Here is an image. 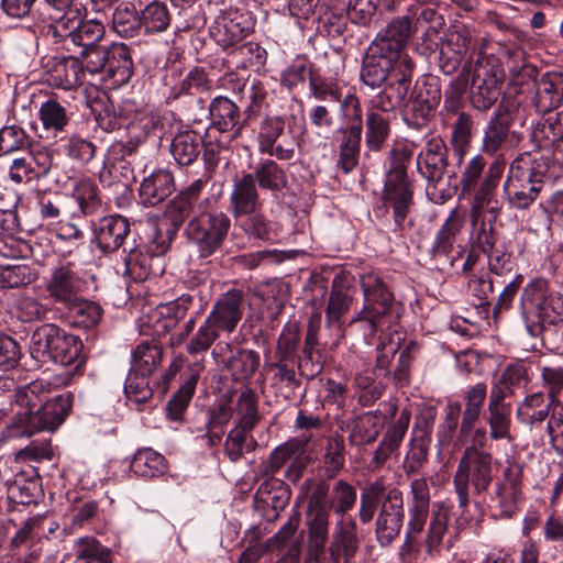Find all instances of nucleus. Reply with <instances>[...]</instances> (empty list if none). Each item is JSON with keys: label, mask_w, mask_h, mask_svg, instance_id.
Instances as JSON below:
<instances>
[{"label": "nucleus", "mask_w": 563, "mask_h": 563, "mask_svg": "<svg viewBox=\"0 0 563 563\" xmlns=\"http://www.w3.org/2000/svg\"><path fill=\"white\" fill-rule=\"evenodd\" d=\"M44 389L41 380L18 389L15 402L22 410L1 429L0 445L14 439L31 438L42 431H55L65 421L73 406V395L60 394L38 406Z\"/></svg>", "instance_id": "f257e3e1"}, {"label": "nucleus", "mask_w": 563, "mask_h": 563, "mask_svg": "<svg viewBox=\"0 0 563 563\" xmlns=\"http://www.w3.org/2000/svg\"><path fill=\"white\" fill-rule=\"evenodd\" d=\"M244 313V292L240 289H231L222 294L214 302L205 322L187 345V352L191 355L209 350L219 338L220 332L232 333L235 331Z\"/></svg>", "instance_id": "f03ea898"}, {"label": "nucleus", "mask_w": 563, "mask_h": 563, "mask_svg": "<svg viewBox=\"0 0 563 563\" xmlns=\"http://www.w3.org/2000/svg\"><path fill=\"white\" fill-rule=\"evenodd\" d=\"M361 288L364 299L363 307L349 324L364 322L372 335L390 329L398 320L399 313L394 294L384 279L375 273L364 274L361 277Z\"/></svg>", "instance_id": "7ed1b4c3"}, {"label": "nucleus", "mask_w": 563, "mask_h": 563, "mask_svg": "<svg viewBox=\"0 0 563 563\" xmlns=\"http://www.w3.org/2000/svg\"><path fill=\"white\" fill-rule=\"evenodd\" d=\"M548 173L543 157L529 153L519 155L510 165L504 191L510 205L517 209L530 207L539 197Z\"/></svg>", "instance_id": "20e7f679"}, {"label": "nucleus", "mask_w": 563, "mask_h": 563, "mask_svg": "<svg viewBox=\"0 0 563 563\" xmlns=\"http://www.w3.org/2000/svg\"><path fill=\"white\" fill-rule=\"evenodd\" d=\"M417 170L427 180V196L434 203H444L453 196L456 185L451 184L448 169V147L440 136L426 141L416 158Z\"/></svg>", "instance_id": "39448f33"}, {"label": "nucleus", "mask_w": 563, "mask_h": 563, "mask_svg": "<svg viewBox=\"0 0 563 563\" xmlns=\"http://www.w3.org/2000/svg\"><path fill=\"white\" fill-rule=\"evenodd\" d=\"M492 453L477 455H461L456 471L453 475L454 493L459 507L466 510L470 505L471 489L474 495L485 494L495 477Z\"/></svg>", "instance_id": "423d86ee"}, {"label": "nucleus", "mask_w": 563, "mask_h": 563, "mask_svg": "<svg viewBox=\"0 0 563 563\" xmlns=\"http://www.w3.org/2000/svg\"><path fill=\"white\" fill-rule=\"evenodd\" d=\"M463 73L472 74L471 102L474 109L487 111L500 95L504 71L494 57L478 56L475 63L466 62Z\"/></svg>", "instance_id": "0eeeda50"}, {"label": "nucleus", "mask_w": 563, "mask_h": 563, "mask_svg": "<svg viewBox=\"0 0 563 563\" xmlns=\"http://www.w3.org/2000/svg\"><path fill=\"white\" fill-rule=\"evenodd\" d=\"M231 228L230 218L222 211H201L186 227L188 240L196 246L199 257L216 254L223 245Z\"/></svg>", "instance_id": "6e6552de"}, {"label": "nucleus", "mask_w": 563, "mask_h": 563, "mask_svg": "<svg viewBox=\"0 0 563 563\" xmlns=\"http://www.w3.org/2000/svg\"><path fill=\"white\" fill-rule=\"evenodd\" d=\"M523 500V465L507 462L489 493L487 507L495 518L509 519Z\"/></svg>", "instance_id": "1a4fd4ad"}, {"label": "nucleus", "mask_w": 563, "mask_h": 563, "mask_svg": "<svg viewBox=\"0 0 563 563\" xmlns=\"http://www.w3.org/2000/svg\"><path fill=\"white\" fill-rule=\"evenodd\" d=\"M520 310L527 332L531 336H539L547 324H554L559 320L544 279H534L523 288Z\"/></svg>", "instance_id": "9d476101"}, {"label": "nucleus", "mask_w": 563, "mask_h": 563, "mask_svg": "<svg viewBox=\"0 0 563 563\" xmlns=\"http://www.w3.org/2000/svg\"><path fill=\"white\" fill-rule=\"evenodd\" d=\"M402 62L409 69V79L412 78L415 64L409 55H391L377 45L369 44L361 67L362 82L372 88H380L388 81H398L396 71L401 69Z\"/></svg>", "instance_id": "9b49d317"}, {"label": "nucleus", "mask_w": 563, "mask_h": 563, "mask_svg": "<svg viewBox=\"0 0 563 563\" xmlns=\"http://www.w3.org/2000/svg\"><path fill=\"white\" fill-rule=\"evenodd\" d=\"M409 520L407 523L405 541L400 549L402 558L417 551L418 537L423 531L430 512V487L426 477H418L410 482Z\"/></svg>", "instance_id": "f8f14e48"}, {"label": "nucleus", "mask_w": 563, "mask_h": 563, "mask_svg": "<svg viewBox=\"0 0 563 563\" xmlns=\"http://www.w3.org/2000/svg\"><path fill=\"white\" fill-rule=\"evenodd\" d=\"M257 144L261 153L278 159H290L295 154V141L280 115H266L260 121Z\"/></svg>", "instance_id": "ddd939ff"}, {"label": "nucleus", "mask_w": 563, "mask_h": 563, "mask_svg": "<svg viewBox=\"0 0 563 563\" xmlns=\"http://www.w3.org/2000/svg\"><path fill=\"white\" fill-rule=\"evenodd\" d=\"M412 188L408 180L406 165L394 161L385 178L383 200L393 207L395 222L400 227L412 203Z\"/></svg>", "instance_id": "4468645a"}, {"label": "nucleus", "mask_w": 563, "mask_h": 563, "mask_svg": "<svg viewBox=\"0 0 563 563\" xmlns=\"http://www.w3.org/2000/svg\"><path fill=\"white\" fill-rule=\"evenodd\" d=\"M405 518L404 497L400 489H386L375 522V533L380 545H389L399 534Z\"/></svg>", "instance_id": "2eb2a0df"}, {"label": "nucleus", "mask_w": 563, "mask_h": 563, "mask_svg": "<svg viewBox=\"0 0 563 563\" xmlns=\"http://www.w3.org/2000/svg\"><path fill=\"white\" fill-rule=\"evenodd\" d=\"M44 289L52 301L64 308L84 294L86 282L70 264H65L52 271Z\"/></svg>", "instance_id": "dca6fc26"}, {"label": "nucleus", "mask_w": 563, "mask_h": 563, "mask_svg": "<svg viewBox=\"0 0 563 563\" xmlns=\"http://www.w3.org/2000/svg\"><path fill=\"white\" fill-rule=\"evenodd\" d=\"M352 302L353 296L346 279L341 276H335L331 284V290L324 311L325 324L335 334V340L331 344L332 349L339 345L340 340L344 335L342 318L349 312Z\"/></svg>", "instance_id": "f3484780"}, {"label": "nucleus", "mask_w": 563, "mask_h": 563, "mask_svg": "<svg viewBox=\"0 0 563 563\" xmlns=\"http://www.w3.org/2000/svg\"><path fill=\"white\" fill-rule=\"evenodd\" d=\"M503 394L489 391L484 419L489 430L492 441L504 440L508 443L515 440L511 433L512 405Z\"/></svg>", "instance_id": "a211bd4d"}, {"label": "nucleus", "mask_w": 563, "mask_h": 563, "mask_svg": "<svg viewBox=\"0 0 563 563\" xmlns=\"http://www.w3.org/2000/svg\"><path fill=\"white\" fill-rule=\"evenodd\" d=\"M523 70L527 76L534 77L533 103L538 112L547 113L556 109L563 100V74L547 71L537 77L534 67L526 66Z\"/></svg>", "instance_id": "6ab92c4d"}, {"label": "nucleus", "mask_w": 563, "mask_h": 563, "mask_svg": "<svg viewBox=\"0 0 563 563\" xmlns=\"http://www.w3.org/2000/svg\"><path fill=\"white\" fill-rule=\"evenodd\" d=\"M406 63L402 62L401 69L396 71L398 81H388L383 85V90L369 99L366 112L383 113L389 117L390 112L402 106L411 86Z\"/></svg>", "instance_id": "aec40b11"}, {"label": "nucleus", "mask_w": 563, "mask_h": 563, "mask_svg": "<svg viewBox=\"0 0 563 563\" xmlns=\"http://www.w3.org/2000/svg\"><path fill=\"white\" fill-rule=\"evenodd\" d=\"M321 318L316 316L310 318L307 325L305 342L301 356L297 357L296 365L300 374L309 379L314 378L322 372L324 356L319 349L318 333L320 329Z\"/></svg>", "instance_id": "412c9836"}, {"label": "nucleus", "mask_w": 563, "mask_h": 563, "mask_svg": "<svg viewBox=\"0 0 563 563\" xmlns=\"http://www.w3.org/2000/svg\"><path fill=\"white\" fill-rule=\"evenodd\" d=\"M192 298L189 295H183L174 301L161 305L147 314V323L152 327L153 335H165L176 328L183 320L190 306Z\"/></svg>", "instance_id": "4be33fe9"}, {"label": "nucleus", "mask_w": 563, "mask_h": 563, "mask_svg": "<svg viewBox=\"0 0 563 563\" xmlns=\"http://www.w3.org/2000/svg\"><path fill=\"white\" fill-rule=\"evenodd\" d=\"M358 547L355 521L344 518L338 520L328 549L331 563H350Z\"/></svg>", "instance_id": "5701e85b"}, {"label": "nucleus", "mask_w": 563, "mask_h": 563, "mask_svg": "<svg viewBox=\"0 0 563 563\" xmlns=\"http://www.w3.org/2000/svg\"><path fill=\"white\" fill-rule=\"evenodd\" d=\"M209 114L211 128L217 129L219 132H232L234 137L241 135L244 126L249 124L245 115L241 119L240 108L232 100L223 96L211 100Z\"/></svg>", "instance_id": "b1692460"}, {"label": "nucleus", "mask_w": 563, "mask_h": 563, "mask_svg": "<svg viewBox=\"0 0 563 563\" xmlns=\"http://www.w3.org/2000/svg\"><path fill=\"white\" fill-rule=\"evenodd\" d=\"M412 33L410 16H397L376 34L371 44L391 55H408L404 49Z\"/></svg>", "instance_id": "393cba45"}, {"label": "nucleus", "mask_w": 563, "mask_h": 563, "mask_svg": "<svg viewBox=\"0 0 563 563\" xmlns=\"http://www.w3.org/2000/svg\"><path fill=\"white\" fill-rule=\"evenodd\" d=\"M263 202L251 175L243 173L233 179L229 198V210L233 218L261 210Z\"/></svg>", "instance_id": "a878e982"}, {"label": "nucleus", "mask_w": 563, "mask_h": 563, "mask_svg": "<svg viewBox=\"0 0 563 563\" xmlns=\"http://www.w3.org/2000/svg\"><path fill=\"white\" fill-rule=\"evenodd\" d=\"M223 88L231 89L233 92L242 93L249 103L243 114L246 120L256 117L263 107L267 106L266 99L268 91L266 87L257 80H253L250 85L235 74H228L221 79Z\"/></svg>", "instance_id": "bb28decb"}, {"label": "nucleus", "mask_w": 563, "mask_h": 563, "mask_svg": "<svg viewBox=\"0 0 563 563\" xmlns=\"http://www.w3.org/2000/svg\"><path fill=\"white\" fill-rule=\"evenodd\" d=\"M129 234L130 223L120 214L103 217L95 228L97 245L104 253L117 251Z\"/></svg>", "instance_id": "cd10ccee"}, {"label": "nucleus", "mask_w": 563, "mask_h": 563, "mask_svg": "<svg viewBox=\"0 0 563 563\" xmlns=\"http://www.w3.org/2000/svg\"><path fill=\"white\" fill-rule=\"evenodd\" d=\"M84 75V65L79 57H58L53 59L47 70V82L55 88L70 90L82 84Z\"/></svg>", "instance_id": "c85d7f7f"}, {"label": "nucleus", "mask_w": 563, "mask_h": 563, "mask_svg": "<svg viewBox=\"0 0 563 563\" xmlns=\"http://www.w3.org/2000/svg\"><path fill=\"white\" fill-rule=\"evenodd\" d=\"M512 115L507 107L499 104L488 121L483 137L482 151L495 155L508 140Z\"/></svg>", "instance_id": "c756f323"}, {"label": "nucleus", "mask_w": 563, "mask_h": 563, "mask_svg": "<svg viewBox=\"0 0 563 563\" xmlns=\"http://www.w3.org/2000/svg\"><path fill=\"white\" fill-rule=\"evenodd\" d=\"M233 219L236 229L241 230L250 241L272 242L278 235L276 223L268 219V217L262 212V209L241 214Z\"/></svg>", "instance_id": "7c9ffc66"}, {"label": "nucleus", "mask_w": 563, "mask_h": 563, "mask_svg": "<svg viewBox=\"0 0 563 563\" xmlns=\"http://www.w3.org/2000/svg\"><path fill=\"white\" fill-rule=\"evenodd\" d=\"M383 427L382 413L368 411L356 416L346 423L349 430V442L354 446H363L373 443Z\"/></svg>", "instance_id": "2f4dec72"}, {"label": "nucleus", "mask_w": 563, "mask_h": 563, "mask_svg": "<svg viewBox=\"0 0 563 563\" xmlns=\"http://www.w3.org/2000/svg\"><path fill=\"white\" fill-rule=\"evenodd\" d=\"M329 509L308 511V553L310 559L319 562L324 556L329 537Z\"/></svg>", "instance_id": "473e14b6"}, {"label": "nucleus", "mask_w": 563, "mask_h": 563, "mask_svg": "<svg viewBox=\"0 0 563 563\" xmlns=\"http://www.w3.org/2000/svg\"><path fill=\"white\" fill-rule=\"evenodd\" d=\"M560 406L559 401L550 397L547 399L542 393H534L527 396L518 406L517 417L521 423L536 428L550 418L554 407Z\"/></svg>", "instance_id": "72a5a7b5"}, {"label": "nucleus", "mask_w": 563, "mask_h": 563, "mask_svg": "<svg viewBox=\"0 0 563 563\" xmlns=\"http://www.w3.org/2000/svg\"><path fill=\"white\" fill-rule=\"evenodd\" d=\"M175 191L174 176L166 169H157L145 177L140 186L143 203L155 206Z\"/></svg>", "instance_id": "f704fd0d"}, {"label": "nucleus", "mask_w": 563, "mask_h": 563, "mask_svg": "<svg viewBox=\"0 0 563 563\" xmlns=\"http://www.w3.org/2000/svg\"><path fill=\"white\" fill-rule=\"evenodd\" d=\"M504 158L497 157L495 162L489 166L485 177L475 189L474 200L471 207L472 221L474 227L477 225L481 211L488 207L492 202L495 188L497 187L499 178L504 172Z\"/></svg>", "instance_id": "c9c22d12"}, {"label": "nucleus", "mask_w": 563, "mask_h": 563, "mask_svg": "<svg viewBox=\"0 0 563 563\" xmlns=\"http://www.w3.org/2000/svg\"><path fill=\"white\" fill-rule=\"evenodd\" d=\"M465 221V212L460 208L451 210L434 236L431 253L433 257L446 256L452 250Z\"/></svg>", "instance_id": "e433bc0d"}, {"label": "nucleus", "mask_w": 563, "mask_h": 563, "mask_svg": "<svg viewBox=\"0 0 563 563\" xmlns=\"http://www.w3.org/2000/svg\"><path fill=\"white\" fill-rule=\"evenodd\" d=\"M250 25L242 14L230 11L218 18L213 35L222 46H232L242 41L249 33Z\"/></svg>", "instance_id": "4c0bfd02"}, {"label": "nucleus", "mask_w": 563, "mask_h": 563, "mask_svg": "<svg viewBox=\"0 0 563 563\" xmlns=\"http://www.w3.org/2000/svg\"><path fill=\"white\" fill-rule=\"evenodd\" d=\"M38 119L43 131L54 137L66 132L71 114L67 108L54 98L44 101L38 109Z\"/></svg>", "instance_id": "58836bf2"}, {"label": "nucleus", "mask_w": 563, "mask_h": 563, "mask_svg": "<svg viewBox=\"0 0 563 563\" xmlns=\"http://www.w3.org/2000/svg\"><path fill=\"white\" fill-rule=\"evenodd\" d=\"M245 174L251 175L253 181L263 190L278 192L287 186L285 169L269 158L261 161L254 166L253 172Z\"/></svg>", "instance_id": "ea45409f"}, {"label": "nucleus", "mask_w": 563, "mask_h": 563, "mask_svg": "<svg viewBox=\"0 0 563 563\" xmlns=\"http://www.w3.org/2000/svg\"><path fill=\"white\" fill-rule=\"evenodd\" d=\"M202 137L192 130L177 133L170 143V153L180 166L192 164L201 152Z\"/></svg>", "instance_id": "a19ab883"}, {"label": "nucleus", "mask_w": 563, "mask_h": 563, "mask_svg": "<svg viewBox=\"0 0 563 563\" xmlns=\"http://www.w3.org/2000/svg\"><path fill=\"white\" fill-rule=\"evenodd\" d=\"M106 73L115 84H126L133 74L130 48L123 43H114L108 48Z\"/></svg>", "instance_id": "79ce46f5"}, {"label": "nucleus", "mask_w": 563, "mask_h": 563, "mask_svg": "<svg viewBox=\"0 0 563 563\" xmlns=\"http://www.w3.org/2000/svg\"><path fill=\"white\" fill-rule=\"evenodd\" d=\"M67 319L74 327L88 329L96 325L101 319L102 309L95 301L79 297L64 307Z\"/></svg>", "instance_id": "37998d69"}, {"label": "nucleus", "mask_w": 563, "mask_h": 563, "mask_svg": "<svg viewBox=\"0 0 563 563\" xmlns=\"http://www.w3.org/2000/svg\"><path fill=\"white\" fill-rule=\"evenodd\" d=\"M488 395L487 385L483 382L467 387L462 395V420L460 423L479 422Z\"/></svg>", "instance_id": "c03bdc74"}, {"label": "nucleus", "mask_w": 563, "mask_h": 563, "mask_svg": "<svg viewBox=\"0 0 563 563\" xmlns=\"http://www.w3.org/2000/svg\"><path fill=\"white\" fill-rule=\"evenodd\" d=\"M140 21L145 34H155L168 29L172 16L165 2L154 0L141 11Z\"/></svg>", "instance_id": "a18cd8bd"}, {"label": "nucleus", "mask_w": 563, "mask_h": 563, "mask_svg": "<svg viewBox=\"0 0 563 563\" xmlns=\"http://www.w3.org/2000/svg\"><path fill=\"white\" fill-rule=\"evenodd\" d=\"M60 328L53 323H45L36 328L30 341L31 356L38 362H47Z\"/></svg>", "instance_id": "49530a36"}, {"label": "nucleus", "mask_w": 563, "mask_h": 563, "mask_svg": "<svg viewBox=\"0 0 563 563\" xmlns=\"http://www.w3.org/2000/svg\"><path fill=\"white\" fill-rule=\"evenodd\" d=\"M132 471L142 477H155L167 471L166 459L151 448L139 450L131 462Z\"/></svg>", "instance_id": "de8ad7c7"}, {"label": "nucleus", "mask_w": 563, "mask_h": 563, "mask_svg": "<svg viewBox=\"0 0 563 563\" xmlns=\"http://www.w3.org/2000/svg\"><path fill=\"white\" fill-rule=\"evenodd\" d=\"M81 350L82 342L79 338L60 329V334L56 338V342L53 344V350L49 354L48 361L63 366H68L79 357Z\"/></svg>", "instance_id": "09e8293b"}, {"label": "nucleus", "mask_w": 563, "mask_h": 563, "mask_svg": "<svg viewBox=\"0 0 563 563\" xmlns=\"http://www.w3.org/2000/svg\"><path fill=\"white\" fill-rule=\"evenodd\" d=\"M306 441L289 440L275 448L263 463L262 472L266 476L275 475L287 462L303 452Z\"/></svg>", "instance_id": "8fccbe9b"}, {"label": "nucleus", "mask_w": 563, "mask_h": 563, "mask_svg": "<svg viewBox=\"0 0 563 563\" xmlns=\"http://www.w3.org/2000/svg\"><path fill=\"white\" fill-rule=\"evenodd\" d=\"M389 119L387 114L366 112L365 144L369 151L383 148L389 136Z\"/></svg>", "instance_id": "3c124183"}, {"label": "nucleus", "mask_w": 563, "mask_h": 563, "mask_svg": "<svg viewBox=\"0 0 563 563\" xmlns=\"http://www.w3.org/2000/svg\"><path fill=\"white\" fill-rule=\"evenodd\" d=\"M478 422L460 423L459 439L466 443L462 455H477L479 453H489L485 451L489 438V430L483 426H477Z\"/></svg>", "instance_id": "603ef678"}, {"label": "nucleus", "mask_w": 563, "mask_h": 563, "mask_svg": "<svg viewBox=\"0 0 563 563\" xmlns=\"http://www.w3.org/2000/svg\"><path fill=\"white\" fill-rule=\"evenodd\" d=\"M162 351L154 342H141L132 354V366L136 375L148 376L159 364Z\"/></svg>", "instance_id": "864d4df0"}, {"label": "nucleus", "mask_w": 563, "mask_h": 563, "mask_svg": "<svg viewBox=\"0 0 563 563\" xmlns=\"http://www.w3.org/2000/svg\"><path fill=\"white\" fill-rule=\"evenodd\" d=\"M385 490L386 486L383 478H377L362 488L358 517L363 523H368L373 520Z\"/></svg>", "instance_id": "5fc2aeb1"}, {"label": "nucleus", "mask_w": 563, "mask_h": 563, "mask_svg": "<svg viewBox=\"0 0 563 563\" xmlns=\"http://www.w3.org/2000/svg\"><path fill=\"white\" fill-rule=\"evenodd\" d=\"M240 427H234L227 435L224 453L228 459L235 463L243 457L244 451L251 452L257 446V441L251 433Z\"/></svg>", "instance_id": "6e6d98bb"}, {"label": "nucleus", "mask_w": 563, "mask_h": 563, "mask_svg": "<svg viewBox=\"0 0 563 563\" xmlns=\"http://www.w3.org/2000/svg\"><path fill=\"white\" fill-rule=\"evenodd\" d=\"M82 10L81 3L64 9L60 16L54 18L53 35L66 44L70 43L82 19ZM66 47L69 49L67 45Z\"/></svg>", "instance_id": "4d7b16f0"}, {"label": "nucleus", "mask_w": 563, "mask_h": 563, "mask_svg": "<svg viewBox=\"0 0 563 563\" xmlns=\"http://www.w3.org/2000/svg\"><path fill=\"white\" fill-rule=\"evenodd\" d=\"M261 357L254 350H239L232 355L227 367L235 380L249 379L258 369Z\"/></svg>", "instance_id": "13d9d810"}, {"label": "nucleus", "mask_w": 563, "mask_h": 563, "mask_svg": "<svg viewBox=\"0 0 563 563\" xmlns=\"http://www.w3.org/2000/svg\"><path fill=\"white\" fill-rule=\"evenodd\" d=\"M235 411L239 416L235 427L253 431L261 417L257 408V397L252 389H245L240 394L235 404Z\"/></svg>", "instance_id": "bf43d9fd"}, {"label": "nucleus", "mask_w": 563, "mask_h": 563, "mask_svg": "<svg viewBox=\"0 0 563 563\" xmlns=\"http://www.w3.org/2000/svg\"><path fill=\"white\" fill-rule=\"evenodd\" d=\"M75 558L97 563H111V550L101 544L96 538L86 536L74 543Z\"/></svg>", "instance_id": "052dcab7"}, {"label": "nucleus", "mask_w": 563, "mask_h": 563, "mask_svg": "<svg viewBox=\"0 0 563 563\" xmlns=\"http://www.w3.org/2000/svg\"><path fill=\"white\" fill-rule=\"evenodd\" d=\"M361 139L362 134H358L355 129H352L350 132H343V140L340 145V155L336 165L345 174L351 173L358 163Z\"/></svg>", "instance_id": "680f3d73"}, {"label": "nucleus", "mask_w": 563, "mask_h": 563, "mask_svg": "<svg viewBox=\"0 0 563 563\" xmlns=\"http://www.w3.org/2000/svg\"><path fill=\"white\" fill-rule=\"evenodd\" d=\"M114 31L123 37H134L141 30L140 14L129 3L118 5L112 15Z\"/></svg>", "instance_id": "e2e57ef3"}, {"label": "nucleus", "mask_w": 563, "mask_h": 563, "mask_svg": "<svg viewBox=\"0 0 563 563\" xmlns=\"http://www.w3.org/2000/svg\"><path fill=\"white\" fill-rule=\"evenodd\" d=\"M73 196L84 216H91L101 207L98 187L90 179L79 180L74 187Z\"/></svg>", "instance_id": "0e129e2a"}, {"label": "nucleus", "mask_w": 563, "mask_h": 563, "mask_svg": "<svg viewBox=\"0 0 563 563\" xmlns=\"http://www.w3.org/2000/svg\"><path fill=\"white\" fill-rule=\"evenodd\" d=\"M300 341L299 327L295 322L287 323L277 340L276 358L282 361H297V350Z\"/></svg>", "instance_id": "69168bd1"}, {"label": "nucleus", "mask_w": 563, "mask_h": 563, "mask_svg": "<svg viewBox=\"0 0 563 563\" xmlns=\"http://www.w3.org/2000/svg\"><path fill=\"white\" fill-rule=\"evenodd\" d=\"M449 516L445 509L439 507L431 514L427 537L426 551L429 555H434L439 551L442 539L448 530Z\"/></svg>", "instance_id": "338daca9"}, {"label": "nucleus", "mask_w": 563, "mask_h": 563, "mask_svg": "<svg viewBox=\"0 0 563 563\" xmlns=\"http://www.w3.org/2000/svg\"><path fill=\"white\" fill-rule=\"evenodd\" d=\"M177 229L168 221H157L153 224L148 240V250L154 256H161L167 252L176 236Z\"/></svg>", "instance_id": "774afa93"}]
</instances>
